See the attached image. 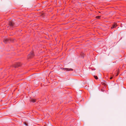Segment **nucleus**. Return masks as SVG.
<instances>
[{
    "label": "nucleus",
    "instance_id": "1",
    "mask_svg": "<svg viewBox=\"0 0 126 126\" xmlns=\"http://www.w3.org/2000/svg\"><path fill=\"white\" fill-rule=\"evenodd\" d=\"M61 69L62 70H64V71H70V70L72 71L73 70V69L72 68H61Z\"/></svg>",
    "mask_w": 126,
    "mask_h": 126
},
{
    "label": "nucleus",
    "instance_id": "2",
    "mask_svg": "<svg viewBox=\"0 0 126 126\" xmlns=\"http://www.w3.org/2000/svg\"><path fill=\"white\" fill-rule=\"evenodd\" d=\"M34 56V55L33 54L32 52L30 54L28 55V58H30Z\"/></svg>",
    "mask_w": 126,
    "mask_h": 126
},
{
    "label": "nucleus",
    "instance_id": "3",
    "mask_svg": "<svg viewBox=\"0 0 126 126\" xmlns=\"http://www.w3.org/2000/svg\"><path fill=\"white\" fill-rule=\"evenodd\" d=\"M34 56V55L33 54L32 52L30 54L28 55V58H30Z\"/></svg>",
    "mask_w": 126,
    "mask_h": 126
},
{
    "label": "nucleus",
    "instance_id": "4",
    "mask_svg": "<svg viewBox=\"0 0 126 126\" xmlns=\"http://www.w3.org/2000/svg\"><path fill=\"white\" fill-rule=\"evenodd\" d=\"M21 66V64L19 63H16L14 66V67L15 68H16L18 66Z\"/></svg>",
    "mask_w": 126,
    "mask_h": 126
},
{
    "label": "nucleus",
    "instance_id": "5",
    "mask_svg": "<svg viewBox=\"0 0 126 126\" xmlns=\"http://www.w3.org/2000/svg\"><path fill=\"white\" fill-rule=\"evenodd\" d=\"M14 24V23L13 21L10 22H9V25L11 26H13Z\"/></svg>",
    "mask_w": 126,
    "mask_h": 126
},
{
    "label": "nucleus",
    "instance_id": "6",
    "mask_svg": "<svg viewBox=\"0 0 126 126\" xmlns=\"http://www.w3.org/2000/svg\"><path fill=\"white\" fill-rule=\"evenodd\" d=\"M30 101L31 102L34 103L36 102V100L32 98H31L30 100Z\"/></svg>",
    "mask_w": 126,
    "mask_h": 126
},
{
    "label": "nucleus",
    "instance_id": "7",
    "mask_svg": "<svg viewBox=\"0 0 126 126\" xmlns=\"http://www.w3.org/2000/svg\"><path fill=\"white\" fill-rule=\"evenodd\" d=\"M117 26V25L116 23H115L113 25V26L111 27V28L112 29L113 28H114L115 27Z\"/></svg>",
    "mask_w": 126,
    "mask_h": 126
},
{
    "label": "nucleus",
    "instance_id": "8",
    "mask_svg": "<svg viewBox=\"0 0 126 126\" xmlns=\"http://www.w3.org/2000/svg\"><path fill=\"white\" fill-rule=\"evenodd\" d=\"M102 84H104L105 85H106V82L105 81H103V82H102Z\"/></svg>",
    "mask_w": 126,
    "mask_h": 126
},
{
    "label": "nucleus",
    "instance_id": "9",
    "mask_svg": "<svg viewBox=\"0 0 126 126\" xmlns=\"http://www.w3.org/2000/svg\"><path fill=\"white\" fill-rule=\"evenodd\" d=\"M8 40L7 39H5L4 40V42L5 43H7V41Z\"/></svg>",
    "mask_w": 126,
    "mask_h": 126
},
{
    "label": "nucleus",
    "instance_id": "10",
    "mask_svg": "<svg viewBox=\"0 0 126 126\" xmlns=\"http://www.w3.org/2000/svg\"><path fill=\"white\" fill-rule=\"evenodd\" d=\"M24 124L26 126H28V124L26 122H24Z\"/></svg>",
    "mask_w": 126,
    "mask_h": 126
},
{
    "label": "nucleus",
    "instance_id": "11",
    "mask_svg": "<svg viewBox=\"0 0 126 126\" xmlns=\"http://www.w3.org/2000/svg\"><path fill=\"white\" fill-rule=\"evenodd\" d=\"M94 76V78L96 79H98V78L97 76Z\"/></svg>",
    "mask_w": 126,
    "mask_h": 126
},
{
    "label": "nucleus",
    "instance_id": "12",
    "mask_svg": "<svg viewBox=\"0 0 126 126\" xmlns=\"http://www.w3.org/2000/svg\"><path fill=\"white\" fill-rule=\"evenodd\" d=\"M97 18H99L100 17V16H97L96 17Z\"/></svg>",
    "mask_w": 126,
    "mask_h": 126
},
{
    "label": "nucleus",
    "instance_id": "13",
    "mask_svg": "<svg viewBox=\"0 0 126 126\" xmlns=\"http://www.w3.org/2000/svg\"><path fill=\"white\" fill-rule=\"evenodd\" d=\"M112 77H111L110 78V79H112Z\"/></svg>",
    "mask_w": 126,
    "mask_h": 126
},
{
    "label": "nucleus",
    "instance_id": "14",
    "mask_svg": "<svg viewBox=\"0 0 126 126\" xmlns=\"http://www.w3.org/2000/svg\"><path fill=\"white\" fill-rule=\"evenodd\" d=\"M99 75L100 76L101 75V74L100 73H99Z\"/></svg>",
    "mask_w": 126,
    "mask_h": 126
},
{
    "label": "nucleus",
    "instance_id": "15",
    "mask_svg": "<svg viewBox=\"0 0 126 126\" xmlns=\"http://www.w3.org/2000/svg\"><path fill=\"white\" fill-rule=\"evenodd\" d=\"M117 75H118L117 74H116V76H117Z\"/></svg>",
    "mask_w": 126,
    "mask_h": 126
},
{
    "label": "nucleus",
    "instance_id": "16",
    "mask_svg": "<svg viewBox=\"0 0 126 126\" xmlns=\"http://www.w3.org/2000/svg\"><path fill=\"white\" fill-rule=\"evenodd\" d=\"M117 75H118L117 74H116V76H117Z\"/></svg>",
    "mask_w": 126,
    "mask_h": 126
}]
</instances>
